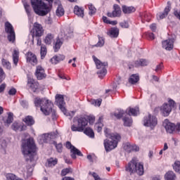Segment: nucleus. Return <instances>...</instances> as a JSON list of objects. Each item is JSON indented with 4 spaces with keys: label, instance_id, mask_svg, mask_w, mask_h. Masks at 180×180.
I'll list each match as a JSON object with an SVG mask.
<instances>
[{
    "label": "nucleus",
    "instance_id": "obj_45",
    "mask_svg": "<svg viewBox=\"0 0 180 180\" xmlns=\"http://www.w3.org/2000/svg\"><path fill=\"white\" fill-rule=\"evenodd\" d=\"M89 15H91V16H92V15H95V13H96V8H95V6H92V5H89Z\"/></svg>",
    "mask_w": 180,
    "mask_h": 180
},
{
    "label": "nucleus",
    "instance_id": "obj_49",
    "mask_svg": "<svg viewBox=\"0 0 180 180\" xmlns=\"http://www.w3.org/2000/svg\"><path fill=\"white\" fill-rule=\"evenodd\" d=\"M124 149L125 151H127V153H131V145L130 143H126L124 146Z\"/></svg>",
    "mask_w": 180,
    "mask_h": 180
},
{
    "label": "nucleus",
    "instance_id": "obj_59",
    "mask_svg": "<svg viewBox=\"0 0 180 180\" xmlns=\"http://www.w3.org/2000/svg\"><path fill=\"white\" fill-rule=\"evenodd\" d=\"M46 136L47 137L46 139H45V143H50L51 141V136H50V134H46Z\"/></svg>",
    "mask_w": 180,
    "mask_h": 180
},
{
    "label": "nucleus",
    "instance_id": "obj_58",
    "mask_svg": "<svg viewBox=\"0 0 180 180\" xmlns=\"http://www.w3.org/2000/svg\"><path fill=\"white\" fill-rule=\"evenodd\" d=\"M6 88V84L3 83L1 85H0V94L1 92H4V91H5Z\"/></svg>",
    "mask_w": 180,
    "mask_h": 180
},
{
    "label": "nucleus",
    "instance_id": "obj_21",
    "mask_svg": "<svg viewBox=\"0 0 180 180\" xmlns=\"http://www.w3.org/2000/svg\"><path fill=\"white\" fill-rule=\"evenodd\" d=\"M139 111L140 110L139 107H135L134 108H129L126 110L125 113H127V115H129V116H137Z\"/></svg>",
    "mask_w": 180,
    "mask_h": 180
},
{
    "label": "nucleus",
    "instance_id": "obj_52",
    "mask_svg": "<svg viewBox=\"0 0 180 180\" xmlns=\"http://www.w3.org/2000/svg\"><path fill=\"white\" fill-rule=\"evenodd\" d=\"M162 68H164V64L162 63H160L159 65L156 66L155 71V72H158V71H161Z\"/></svg>",
    "mask_w": 180,
    "mask_h": 180
},
{
    "label": "nucleus",
    "instance_id": "obj_19",
    "mask_svg": "<svg viewBox=\"0 0 180 180\" xmlns=\"http://www.w3.org/2000/svg\"><path fill=\"white\" fill-rule=\"evenodd\" d=\"M35 75L37 79H43V78H46L44 69L41 66H37Z\"/></svg>",
    "mask_w": 180,
    "mask_h": 180
},
{
    "label": "nucleus",
    "instance_id": "obj_13",
    "mask_svg": "<svg viewBox=\"0 0 180 180\" xmlns=\"http://www.w3.org/2000/svg\"><path fill=\"white\" fill-rule=\"evenodd\" d=\"M122 15V8L117 4H114L113 11L112 13H108L107 16L108 18H120Z\"/></svg>",
    "mask_w": 180,
    "mask_h": 180
},
{
    "label": "nucleus",
    "instance_id": "obj_18",
    "mask_svg": "<svg viewBox=\"0 0 180 180\" xmlns=\"http://www.w3.org/2000/svg\"><path fill=\"white\" fill-rule=\"evenodd\" d=\"M27 61L30 63L32 65H36L37 64V57L32 52H28L27 53Z\"/></svg>",
    "mask_w": 180,
    "mask_h": 180
},
{
    "label": "nucleus",
    "instance_id": "obj_1",
    "mask_svg": "<svg viewBox=\"0 0 180 180\" xmlns=\"http://www.w3.org/2000/svg\"><path fill=\"white\" fill-rule=\"evenodd\" d=\"M21 151L26 162H34L37 160V148L34 139L29 138L22 141Z\"/></svg>",
    "mask_w": 180,
    "mask_h": 180
},
{
    "label": "nucleus",
    "instance_id": "obj_47",
    "mask_svg": "<svg viewBox=\"0 0 180 180\" xmlns=\"http://www.w3.org/2000/svg\"><path fill=\"white\" fill-rule=\"evenodd\" d=\"M6 177L7 180H17L16 176L12 173L7 174Z\"/></svg>",
    "mask_w": 180,
    "mask_h": 180
},
{
    "label": "nucleus",
    "instance_id": "obj_43",
    "mask_svg": "<svg viewBox=\"0 0 180 180\" xmlns=\"http://www.w3.org/2000/svg\"><path fill=\"white\" fill-rule=\"evenodd\" d=\"M2 65L4 66L5 68L7 70H11V63L9 61L6 60V59H2Z\"/></svg>",
    "mask_w": 180,
    "mask_h": 180
},
{
    "label": "nucleus",
    "instance_id": "obj_35",
    "mask_svg": "<svg viewBox=\"0 0 180 180\" xmlns=\"http://www.w3.org/2000/svg\"><path fill=\"white\" fill-rule=\"evenodd\" d=\"M122 120L124 122V125L128 127H130V126H131L133 124V120L131 119V117H125L122 119Z\"/></svg>",
    "mask_w": 180,
    "mask_h": 180
},
{
    "label": "nucleus",
    "instance_id": "obj_5",
    "mask_svg": "<svg viewBox=\"0 0 180 180\" xmlns=\"http://www.w3.org/2000/svg\"><path fill=\"white\" fill-rule=\"evenodd\" d=\"M73 122L77 125H72V131H84V130H85V127L88 126V119L85 117L74 118Z\"/></svg>",
    "mask_w": 180,
    "mask_h": 180
},
{
    "label": "nucleus",
    "instance_id": "obj_23",
    "mask_svg": "<svg viewBox=\"0 0 180 180\" xmlns=\"http://www.w3.org/2000/svg\"><path fill=\"white\" fill-rule=\"evenodd\" d=\"M65 59V56L63 55H59L53 56L52 58L50 59V61L53 64H58L60 61H63Z\"/></svg>",
    "mask_w": 180,
    "mask_h": 180
},
{
    "label": "nucleus",
    "instance_id": "obj_34",
    "mask_svg": "<svg viewBox=\"0 0 180 180\" xmlns=\"http://www.w3.org/2000/svg\"><path fill=\"white\" fill-rule=\"evenodd\" d=\"M84 133L86 136H89V137H91V139H94V137H95V133H94V130L91 129V127H86L84 129Z\"/></svg>",
    "mask_w": 180,
    "mask_h": 180
},
{
    "label": "nucleus",
    "instance_id": "obj_26",
    "mask_svg": "<svg viewBox=\"0 0 180 180\" xmlns=\"http://www.w3.org/2000/svg\"><path fill=\"white\" fill-rule=\"evenodd\" d=\"M63 37H61L60 39L58 38L56 39V42L55 45L53 46L54 51L56 53H57V51H58L60 50V49L61 48V46H63Z\"/></svg>",
    "mask_w": 180,
    "mask_h": 180
},
{
    "label": "nucleus",
    "instance_id": "obj_6",
    "mask_svg": "<svg viewBox=\"0 0 180 180\" xmlns=\"http://www.w3.org/2000/svg\"><path fill=\"white\" fill-rule=\"evenodd\" d=\"M92 57L96 68L100 70L97 72V74L99 78L102 79L105 75H106V74H108V70H106V68H108V62H102L95 56H93Z\"/></svg>",
    "mask_w": 180,
    "mask_h": 180
},
{
    "label": "nucleus",
    "instance_id": "obj_7",
    "mask_svg": "<svg viewBox=\"0 0 180 180\" xmlns=\"http://www.w3.org/2000/svg\"><path fill=\"white\" fill-rule=\"evenodd\" d=\"M172 108H175V101L169 100V103H165L160 107V112L163 116H169Z\"/></svg>",
    "mask_w": 180,
    "mask_h": 180
},
{
    "label": "nucleus",
    "instance_id": "obj_62",
    "mask_svg": "<svg viewBox=\"0 0 180 180\" xmlns=\"http://www.w3.org/2000/svg\"><path fill=\"white\" fill-rule=\"evenodd\" d=\"M152 32H155L156 29H157V25L155 24H152L150 26Z\"/></svg>",
    "mask_w": 180,
    "mask_h": 180
},
{
    "label": "nucleus",
    "instance_id": "obj_28",
    "mask_svg": "<svg viewBox=\"0 0 180 180\" xmlns=\"http://www.w3.org/2000/svg\"><path fill=\"white\" fill-rule=\"evenodd\" d=\"M23 122H25L27 126L31 127V126H33V124H34V119H33V117L30 115L25 117L23 119Z\"/></svg>",
    "mask_w": 180,
    "mask_h": 180
},
{
    "label": "nucleus",
    "instance_id": "obj_11",
    "mask_svg": "<svg viewBox=\"0 0 180 180\" xmlns=\"http://www.w3.org/2000/svg\"><path fill=\"white\" fill-rule=\"evenodd\" d=\"M32 31V43L34 41V36L36 37H41V36L44 34V29H43V26L38 22H35L34 24Z\"/></svg>",
    "mask_w": 180,
    "mask_h": 180
},
{
    "label": "nucleus",
    "instance_id": "obj_44",
    "mask_svg": "<svg viewBox=\"0 0 180 180\" xmlns=\"http://www.w3.org/2000/svg\"><path fill=\"white\" fill-rule=\"evenodd\" d=\"M70 172H72V170L71 169V168L63 169L61 171V176H65V175H68V174H70Z\"/></svg>",
    "mask_w": 180,
    "mask_h": 180
},
{
    "label": "nucleus",
    "instance_id": "obj_8",
    "mask_svg": "<svg viewBox=\"0 0 180 180\" xmlns=\"http://www.w3.org/2000/svg\"><path fill=\"white\" fill-rule=\"evenodd\" d=\"M158 124V120L155 116L149 114L148 117H145L143 120V125L146 127H150V129H154L155 126Z\"/></svg>",
    "mask_w": 180,
    "mask_h": 180
},
{
    "label": "nucleus",
    "instance_id": "obj_61",
    "mask_svg": "<svg viewBox=\"0 0 180 180\" xmlns=\"http://www.w3.org/2000/svg\"><path fill=\"white\" fill-rule=\"evenodd\" d=\"M104 133L105 134L106 137H109L110 139V136H112V134H109V129L105 128Z\"/></svg>",
    "mask_w": 180,
    "mask_h": 180
},
{
    "label": "nucleus",
    "instance_id": "obj_54",
    "mask_svg": "<svg viewBox=\"0 0 180 180\" xmlns=\"http://www.w3.org/2000/svg\"><path fill=\"white\" fill-rule=\"evenodd\" d=\"M86 119H87V122H89L90 124H92L94 122H95V117L94 116H89L86 117Z\"/></svg>",
    "mask_w": 180,
    "mask_h": 180
},
{
    "label": "nucleus",
    "instance_id": "obj_2",
    "mask_svg": "<svg viewBox=\"0 0 180 180\" xmlns=\"http://www.w3.org/2000/svg\"><path fill=\"white\" fill-rule=\"evenodd\" d=\"M34 103L36 108H40L41 111L45 116H49L51 112L53 115H56V112L53 111V102L51 101L37 97L34 100Z\"/></svg>",
    "mask_w": 180,
    "mask_h": 180
},
{
    "label": "nucleus",
    "instance_id": "obj_39",
    "mask_svg": "<svg viewBox=\"0 0 180 180\" xmlns=\"http://www.w3.org/2000/svg\"><path fill=\"white\" fill-rule=\"evenodd\" d=\"M40 53L41 60L44 59V57H46L47 54V47L46 46V45H41Z\"/></svg>",
    "mask_w": 180,
    "mask_h": 180
},
{
    "label": "nucleus",
    "instance_id": "obj_20",
    "mask_svg": "<svg viewBox=\"0 0 180 180\" xmlns=\"http://www.w3.org/2000/svg\"><path fill=\"white\" fill-rule=\"evenodd\" d=\"M169 11H171V1L167 2V6L165 7L164 12L158 15L159 19L161 20L164 19V18H167L168 13H169Z\"/></svg>",
    "mask_w": 180,
    "mask_h": 180
},
{
    "label": "nucleus",
    "instance_id": "obj_33",
    "mask_svg": "<svg viewBox=\"0 0 180 180\" xmlns=\"http://www.w3.org/2000/svg\"><path fill=\"white\" fill-rule=\"evenodd\" d=\"M13 61L15 65H18V63H19V51L15 49L13 50Z\"/></svg>",
    "mask_w": 180,
    "mask_h": 180
},
{
    "label": "nucleus",
    "instance_id": "obj_37",
    "mask_svg": "<svg viewBox=\"0 0 180 180\" xmlns=\"http://www.w3.org/2000/svg\"><path fill=\"white\" fill-rule=\"evenodd\" d=\"M48 167H54L57 165V162H58V160L57 158H51L47 160Z\"/></svg>",
    "mask_w": 180,
    "mask_h": 180
},
{
    "label": "nucleus",
    "instance_id": "obj_10",
    "mask_svg": "<svg viewBox=\"0 0 180 180\" xmlns=\"http://www.w3.org/2000/svg\"><path fill=\"white\" fill-rule=\"evenodd\" d=\"M66 148L70 150V157H72L73 160H77V155L79 157L84 155L82 153H81L78 148H75V146H72L70 141L66 142Z\"/></svg>",
    "mask_w": 180,
    "mask_h": 180
},
{
    "label": "nucleus",
    "instance_id": "obj_30",
    "mask_svg": "<svg viewBox=\"0 0 180 180\" xmlns=\"http://www.w3.org/2000/svg\"><path fill=\"white\" fill-rule=\"evenodd\" d=\"M138 81H140V77L137 74L132 75L129 79V84H131L132 85L137 84Z\"/></svg>",
    "mask_w": 180,
    "mask_h": 180
},
{
    "label": "nucleus",
    "instance_id": "obj_29",
    "mask_svg": "<svg viewBox=\"0 0 180 180\" xmlns=\"http://www.w3.org/2000/svg\"><path fill=\"white\" fill-rule=\"evenodd\" d=\"M122 12L123 13H133V12H136V8L133 6H122Z\"/></svg>",
    "mask_w": 180,
    "mask_h": 180
},
{
    "label": "nucleus",
    "instance_id": "obj_16",
    "mask_svg": "<svg viewBox=\"0 0 180 180\" xmlns=\"http://www.w3.org/2000/svg\"><path fill=\"white\" fill-rule=\"evenodd\" d=\"M163 126L165 127V129H166V131H167V133H173L174 130H175L176 129V126L175 124L169 122V120H165L163 122Z\"/></svg>",
    "mask_w": 180,
    "mask_h": 180
},
{
    "label": "nucleus",
    "instance_id": "obj_46",
    "mask_svg": "<svg viewBox=\"0 0 180 180\" xmlns=\"http://www.w3.org/2000/svg\"><path fill=\"white\" fill-rule=\"evenodd\" d=\"M54 146H56V148L58 151V153H62L63 151V144L62 143H58L57 142H53Z\"/></svg>",
    "mask_w": 180,
    "mask_h": 180
},
{
    "label": "nucleus",
    "instance_id": "obj_4",
    "mask_svg": "<svg viewBox=\"0 0 180 180\" xmlns=\"http://www.w3.org/2000/svg\"><path fill=\"white\" fill-rule=\"evenodd\" d=\"M110 140L105 139L104 141V147L106 151H111V150H115L117 147V143L120 141L122 137L119 134H112L110 135Z\"/></svg>",
    "mask_w": 180,
    "mask_h": 180
},
{
    "label": "nucleus",
    "instance_id": "obj_24",
    "mask_svg": "<svg viewBox=\"0 0 180 180\" xmlns=\"http://www.w3.org/2000/svg\"><path fill=\"white\" fill-rule=\"evenodd\" d=\"M4 122L5 126H7V127H9V124H11L13 122V113L8 112V117L5 120V118L3 119Z\"/></svg>",
    "mask_w": 180,
    "mask_h": 180
},
{
    "label": "nucleus",
    "instance_id": "obj_55",
    "mask_svg": "<svg viewBox=\"0 0 180 180\" xmlns=\"http://www.w3.org/2000/svg\"><path fill=\"white\" fill-rule=\"evenodd\" d=\"M8 95H16V89L15 88H11L9 91H8Z\"/></svg>",
    "mask_w": 180,
    "mask_h": 180
},
{
    "label": "nucleus",
    "instance_id": "obj_50",
    "mask_svg": "<svg viewBox=\"0 0 180 180\" xmlns=\"http://www.w3.org/2000/svg\"><path fill=\"white\" fill-rule=\"evenodd\" d=\"M49 136H51V139L52 140H54L55 139H57V137H58V132L57 131L56 132H51L49 134Z\"/></svg>",
    "mask_w": 180,
    "mask_h": 180
},
{
    "label": "nucleus",
    "instance_id": "obj_63",
    "mask_svg": "<svg viewBox=\"0 0 180 180\" xmlns=\"http://www.w3.org/2000/svg\"><path fill=\"white\" fill-rule=\"evenodd\" d=\"M87 160H89V162H94V158L91 155H87Z\"/></svg>",
    "mask_w": 180,
    "mask_h": 180
},
{
    "label": "nucleus",
    "instance_id": "obj_56",
    "mask_svg": "<svg viewBox=\"0 0 180 180\" xmlns=\"http://www.w3.org/2000/svg\"><path fill=\"white\" fill-rule=\"evenodd\" d=\"M40 140H41V143H46V140H47V136L46 134H44L40 136Z\"/></svg>",
    "mask_w": 180,
    "mask_h": 180
},
{
    "label": "nucleus",
    "instance_id": "obj_17",
    "mask_svg": "<svg viewBox=\"0 0 180 180\" xmlns=\"http://www.w3.org/2000/svg\"><path fill=\"white\" fill-rule=\"evenodd\" d=\"M11 129H13L14 131H25V130L27 129V126L24 124L15 122L12 124Z\"/></svg>",
    "mask_w": 180,
    "mask_h": 180
},
{
    "label": "nucleus",
    "instance_id": "obj_40",
    "mask_svg": "<svg viewBox=\"0 0 180 180\" xmlns=\"http://www.w3.org/2000/svg\"><path fill=\"white\" fill-rule=\"evenodd\" d=\"M124 110H121L117 112H115L114 116L116 117V119H122V116H124Z\"/></svg>",
    "mask_w": 180,
    "mask_h": 180
},
{
    "label": "nucleus",
    "instance_id": "obj_31",
    "mask_svg": "<svg viewBox=\"0 0 180 180\" xmlns=\"http://www.w3.org/2000/svg\"><path fill=\"white\" fill-rule=\"evenodd\" d=\"M74 13L80 18H84V10L78 6H75L74 8Z\"/></svg>",
    "mask_w": 180,
    "mask_h": 180
},
{
    "label": "nucleus",
    "instance_id": "obj_48",
    "mask_svg": "<svg viewBox=\"0 0 180 180\" xmlns=\"http://www.w3.org/2000/svg\"><path fill=\"white\" fill-rule=\"evenodd\" d=\"M5 72H4V69L0 68V84L5 79Z\"/></svg>",
    "mask_w": 180,
    "mask_h": 180
},
{
    "label": "nucleus",
    "instance_id": "obj_12",
    "mask_svg": "<svg viewBox=\"0 0 180 180\" xmlns=\"http://www.w3.org/2000/svg\"><path fill=\"white\" fill-rule=\"evenodd\" d=\"M56 103L57 106L60 109V110L67 115V109H65V101H64V96L61 94H56Z\"/></svg>",
    "mask_w": 180,
    "mask_h": 180
},
{
    "label": "nucleus",
    "instance_id": "obj_14",
    "mask_svg": "<svg viewBox=\"0 0 180 180\" xmlns=\"http://www.w3.org/2000/svg\"><path fill=\"white\" fill-rule=\"evenodd\" d=\"M174 39H168L162 41V47L167 50V51H171L174 49Z\"/></svg>",
    "mask_w": 180,
    "mask_h": 180
},
{
    "label": "nucleus",
    "instance_id": "obj_36",
    "mask_svg": "<svg viewBox=\"0 0 180 180\" xmlns=\"http://www.w3.org/2000/svg\"><path fill=\"white\" fill-rule=\"evenodd\" d=\"M56 13V16H58L59 18L61 16H63L65 13V11H64V8H63V5L61 4L58 5Z\"/></svg>",
    "mask_w": 180,
    "mask_h": 180
},
{
    "label": "nucleus",
    "instance_id": "obj_60",
    "mask_svg": "<svg viewBox=\"0 0 180 180\" xmlns=\"http://www.w3.org/2000/svg\"><path fill=\"white\" fill-rule=\"evenodd\" d=\"M148 36L151 40H154V39H155V36H154V33L153 32L148 33Z\"/></svg>",
    "mask_w": 180,
    "mask_h": 180
},
{
    "label": "nucleus",
    "instance_id": "obj_42",
    "mask_svg": "<svg viewBox=\"0 0 180 180\" xmlns=\"http://www.w3.org/2000/svg\"><path fill=\"white\" fill-rule=\"evenodd\" d=\"M173 169L176 172H179L180 174V162L176 161L173 165Z\"/></svg>",
    "mask_w": 180,
    "mask_h": 180
},
{
    "label": "nucleus",
    "instance_id": "obj_51",
    "mask_svg": "<svg viewBox=\"0 0 180 180\" xmlns=\"http://www.w3.org/2000/svg\"><path fill=\"white\" fill-rule=\"evenodd\" d=\"M89 175H92L95 180H102L99 175H98V174H96V172H89Z\"/></svg>",
    "mask_w": 180,
    "mask_h": 180
},
{
    "label": "nucleus",
    "instance_id": "obj_64",
    "mask_svg": "<svg viewBox=\"0 0 180 180\" xmlns=\"http://www.w3.org/2000/svg\"><path fill=\"white\" fill-rule=\"evenodd\" d=\"M62 180H75V179L70 176H65L62 179Z\"/></svg>",
    "mask_w": 180,
    "mask_h": 180
},
{
    "label": "nucleus",
    "instance_id": "obj_41",
    "mask_svg": "<svg viewBox=\"0 0 180 180\" xmlns=\"http://www.w3.org/2000/svg\"><path fill=\"white\" fill-rule=\"evenodd\" d=\"M105 44V39L103 38L98 37V42L93 46V47H102Z\"/></svg>",
    "mask_w": 180,
    "mask_h": 180
},
{
    "label": "nucleus",
    "instance_id": "obj_9",
    "mask_svg": "<svg viewBox=\"0 0 180 180\" xmlns=\"http://www.w3.org/2000/svg\"><path fill=\"white\" fill-rule=\"evenodd\" d=\"M5 31L8 33V40L13 43L15 40V30H13V26L9 22H5Z\"/></svg>",
    "mask_w": 180,
    "mask_h": 180
},
{
    "label": "nucleus",
    "instance_id": "obj_53",
    "mask_svg": "<svg viewBox=\"0 0 180 180\" xmlns=\"http://www.w3.org/2000/svg\"><path fill=\"white\" fill-rule=\"evenodd\" d=\"M120 25L121 26V27L124 28V29H127L129 28V22L124 21L120 23Z\"/></svg>",
    "mask_w": 180,
    "mask_h": 180
},
{
    "label": "nucleus",
    "instance_id": "obj_25",
    "mask_svg": "<svg viewBox=\"0 0 180 180\" xmlns=\"http://www.w3.org/2000/svg\"><path fill=\"white\" fill-rule=\"evenodd\" d=\"M108 35L110 37L116 38L119 36V28L117 27H112L109 32H108Z\"/></svg>",
    "mask_w": 180,
    "mask_h": 180
},
{
    "label": "nucleus",
    "instance_id": "obj_15",
    "mask_svg": "<svg viewBox=\"0 0 180 180\" xmlns=\"http://www.w3.org/2000/svg\"><path fill=\"white\" fill-rule=\"evenodd\" d=\"M27 86L32 92H37V89H39V82H36L32 78L28 77Z\"/></svg>",
    "mask_w": 180,
    "mask_h": 180
},
{
    "label": "nucleus",
    "instance_id": "obj_3",
    "mask_svg": "<svg viewBox=\"0 0 180 180\" xmlns=\"http://www.w3.org/2000/svg\"><path fill=\"white\" fill-rule=\"evenodd\" d=\"M126 171L130 174L136 172L139 176L144 175V166L142 163L138 162L135 158L132 159L126 167Z\"/></svg>",
    "mask_w": 180,
    "mask_h": 180
},
{
    "label": "nucleus",
    "instance_id": "obj_38",
    "mask_svg": "<svg viewBox=\"0 0 180 180\" xmlns=\"http://www.w3.org/2000/svg\"><path fill=\"white\" fill-rule=\"evenodd\" d=\"M53 40H54V35L52 34H48L45 37L44 41L46 44H51Z\"/></svg>",
    "mask_w": 180,
    "mask_h": 180
},
{
    "label": "nucleus",
    "instance_id": "obj_22",
    "mask_svg": "<svg viewBox=\"0 0 180 180\" xmlns=\"http://www.w3.org/2000/svg\"><path fill=\"white\" fill-rule=\"evenodd\" d=\"M148 60L146 59H139L137 60H135L134 62V67H146V65H148Z\"/></svg>",
    "mask_w": 180,
    "mask_h": 180
},
{
    "label": "nucleus",
    "instance_id": "obj_27",
    "mask_svg": "<svg viewBox=\"0 0 180 180\" xmlns=\"http://www.w3.org/2000/svg\"><path fill=\"white\" fill-rule=\"evenodd\" d=\"M165 180H176V175L174 172L169 171L165 174Z\"/></svg>",
    "mask_w": 180,
    "mask_h": 180
},
{
    "label": "nucleus",
    "instance_id": "obj_32",
    "mask_svg": "<svg viewBox=\"0 0 180 180\" xmlns=\"http://www.w3.org/2000/svg\"><path fill=\"white\" fill-rule=\"evenodd\" d=\"M103 120V117H100L98 119V123L95 124V128L96 129L98 133H100V131H102V127H103V124H102Z\"/></svg>",
    "mask_w": 180,
    "mask_h": 180
},
{
    "label": "nucleus",
    "instance_id": "obj_57",
    "mask_svg": "<svg viewBox=\"0 0 180 180\" xmlns=\"http://www.w3.org/2000/svg\"><path fill=\"white\" fill-rule=\"evenodd\" d=\"M131 151H139L140 148L136 145H131Z\"/></svg>",
    "mask_w": 180,
    "mask_h": 180
}]
</instances>
